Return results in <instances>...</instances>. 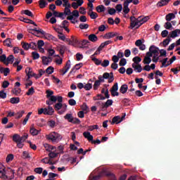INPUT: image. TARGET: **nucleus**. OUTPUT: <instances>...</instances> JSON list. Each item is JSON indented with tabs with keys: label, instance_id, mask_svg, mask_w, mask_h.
Returning <instances> with one entry per match:
<instances>
[{
	"label": "nucleus",
	"instance_id": "nucleus-39",
	"mask_svg": "<svg viewBox=\"0 0 180 180\" xmlns=\"http://www.w3.org/2000/svg\"><path fill=\"white\" fill-rule=\"evenodd\" d=\"M109 60H104L103 62H101V67H103L104 68H106V67H109Z\"/></svg>",
	"mask_w": 180,
	"mask_h": 180
},
{
	"label": "nucleus",
	"instance_id": "nucleus-38",
	"mask_svg": "<svg viewBox=\"0 0 180 180\" xmlns=\"http://www.w3.org/2000/svg\"><path fill=\"white\" fill-rule=\"evenodd\" d=\"M45 72H46V74H49V75L53 74V72H54V68H53V66H49L46 70Z\"/></svg>",
	"mask_w": 180,
	"mask_h": 180
},
{
	"label": "nucleus",
	"instance_id": "nucleus-12",
	"mask_svg": "<svg viewBox=\"0 0 180 180\" xmlns=\"http://www.w3.org/2000/svg\"><path fill=\"white\" fill-rule=\"evenodd\" d=\"M130 22H131V23H130L129 28L134 29V27H136V22H137V18H136V17H134V16H131Z\"/></svg>",
	"mask_w": 180,
	"mask_h": 180
},
{
	"label": "nucleus",
	"instance_id": "nucleus-48",
	"mask_svg": "<svg viewBox=\"0 0 180 180\" xmlns=\"http://www.w3.org/2000/svg\"><path fill=\"white\" fill-rule=\"evenodd\" d=\"M64 13L66 16H70L72 12H71V10L69 8L65 7Z\"/></svg>",
	"mask_w": 180,
	"mask_h": 180
},
{
	"label": "nucleus",
	"instance_id": "nucleus-33",
	"mask_svg": "<svg viewBox=\"0 0 180 180\" xmlns=\"http://www.w3.org/2000/svg\"><path fill=\"white\" fill-rule=\"evenodd\" d=\"M67 110V104H63L61 110L58 111V115H63Z\"/></svg>",
	"mask_w": 180,
	"mask_h": 180
},
{
	"label": "nucleus",
	"instance_id": "nucleus-28",
	"mask_svg": "<svg viewBox=\"0 0 180 180\" xmlns=\"http://www.w3.org/2000/svg\"><path fill=\"white\" fill-rule=\"evenodd\" d=\"M119 89V85L117 83H115L112 88L110 89V92L113 93L117 91Z\"/></svg>",
	"mask_w": 180,
	"mask_h": 180
},
{
	"label": "nucleus",
	"instance_id": "nucleus-1",
	"mask_svg": "<svg viewBox=\"0 0 180 180\" xmlns=\"http://www.w3.org/2000/svg\"><path fill=\"white\" fill-rule=\"evenodd\" d=\"M25 72L27 74V76L28 77V79H30L32 77H34V78H36V79H39V78H41L44 74H46V71L43 70L42 69H40L39 70V75L34 73L30 75L32 72L30 68H27V69L25 70Z\"/></svg>",
	"mask_w": 180,
	"mask_h": 180
},
{
	"label": "nucleus",
	"instance_id": "nucleus-45",
	"mask_svg": "<svg viewBox=\"0 0 180 180\" xmlns=\"http://www.w3.org/2000/svg\"><path fill=\"white\" fill-rule=\"evenodd\" d=\"M46 98L47 99H49V98L53 96V95H54V91L51 90H46Z\"/></svg>",
	"mask_w": 180,
	"mask_h": 180
},
{
	"label": "nucleus",
	"instance_id": "nucleus-16",
	"mask_svg": "<svg viewBox=\"0 0 180 180\" xmlns=\"http://www.w3.org/2000/svg\"><path fill=\"white\" fill-rule=\"evenodd\" d=\"M167 22H171L172 19H175V14L174 13H169L165 16Z\"/></svg>",
	"mask_w": 180,
	"mask_h": 180
},
{
	"label": "nucleus",
	"instance_id": "nucleus-18",
	"mask_svg": "<svg viewBox=\"0 0 180 180\" xmlns=\"http://www.w3.org/2000/svg\"><path fill=\"white\" fill-rule=\"evenodd\" d=\"M119 124V123H121L120 122V115L115 116L112 118L111 124Z\"/></svg>",
	"mask_w": 180,
	"mask_h": 180
},
{
	"label": "nucleus",
	"instance_id": "nucleus-23",
	"mask_svg": "<svg viewBox=\"0 0 180 180\" xmlns=\"http://www.w3.org/2000/svg\"><path fill=\"white\" fill-rule=\"evenodd\" d=\"M89 40L93 43H95V41H98V37H96L95 34H91L89 35Z\"/></svg>",
	"mask_w": 180,
	"mask_h": 180
},
{
	"label": "nucleus",
	"instance_id": "nucleus-7",
	"mask_svg": "<svg viewBox=\"0 0 180 180\" xmlns=\"http://www.w3.org/2000/svg\"><path fill=\"white\" fill-rule=\"evenodd\" d=\"M0 178L3 179H8V176H6V172L5 171V167L2 168V165L0 164Z\"/></svg>",
	"mask_w": 180,
	"mask_h": 180
},
{
	"label": "nucleus",
	"instance_id": "nucleus-26",
	"mask_svg": "<svg viewBox=\"0 0 180 180\" xmlns=\"http://www.w3.org/2000/svg\"><path fill=\"white\" fill-rule=\"evenodd\" d=\"M142 25H143V22L141 21V17H139L135 23V27L136 26V29H139Z\"/></svg>",
	"mask_w": 180,
	"mask_h": 180
},
{
	"label": "nucleus",
	"instance_id": "nucleus-56",
	"mask_svg": "<svg viewBox=\"0 0 180 180\" xmlns=\"http://www.w3.org/2000/svg\"><path fill=\"white\" fill-rule=\"evenodd\" d=\"M143 63V64H150L151 63V58H147L145 56Z\"/></svg>",
	"mask_w": 180,
	"mask_h": 180
},
{
	"label": "nucleus",
	"instance_id": "nucleus-11",
	"mask_svg": "<svg viewBox=\"0 0 180 180\" xmlns=\"http://www.w3.org/2000/svg\"><path fill=\"white\" fill-rule=\"evenodd\" d=\"M132 68H134V71H135V72H141V71H143V67H141V65L132 63Z\"/></svg>",
	"mask_w": 180,
	"mask_h": 180
},
{
	"label": "nucleus",
	"instance_id": "nucleus-49",
	"mask_svg": "<svg viewBox=\"0 0 180 180\" xmlns=\"http://www.w3.org/2000/svg\"><path fill=\"white\" fill-rule=\"evenodd\" d=\"M30 49H32V50H36V49H37V44H36V42L30 43Z\"/></svg>",
	"mask_w": 180,
	"mask_h": 180
},
{
	"label": "nucleus",
	"instance_id": "nucleus-42",
	"mask_svg": "<svg viewBox=\"0 0 180 180\" xmlns=\"http://www.w3.org/2000/svg\"><path fill=\"white\" fill-rule=\"evenodd\" d=\"M63 108V103H58L54 105V109L55 110H60Z\"/></svg>",
	"mask_w": 180,
	"mask_h": 180
},
{
	"label": "nucleus",
	"instance_id": "nucleus-60",
	"mask_svg": "<svg viewBox=\"0 0 180 180\" xmlns=\"http://www.w3.org/2000/svg\"><path fill=\"white\" fill-rule=\"evenodd\" d=\"M0 98L5 99L6 98V93L4 90L0 91Z\"/></svg>",
	"mask_w": 180,
	"mask_h": 180
},
{
	"label": "nucleus",
	"instance_id": "nucleus-34",
	"mask_svg": "<svg viewBox=\"0 0 180 180\" xmlns=\"http://www.w3.org/2000/svg\"><path fill=\"white\" fill-rule=\"evenodd\" d=\"M21 44L24 50H29V49H30V44L27 42H21Z\"/></svg>",
	"mask_w": 180,
	"mask_h": 180
},
{
	"label": "nucleus",
	"instance_id": "nucleus-55",
	"mask_svg": "<svg viewBox=\"0 0 180 180\" xmlns=\"http://www.w3.org/2000/svg\"><path fill=\"white\" fill-rule=\"evenodd\" d=\"M58 155V153H56L54 152H50L49 153V158H56Z\"/></svg>",
	"mask_w": 180,
	"mask_h": 180
},
{
	"label": "nucleus",
	"instance_id": "nucleus-61",
	"mask_svg": "<svg viewBox=\"0 0 180 180\" xmlns=\"http://www.w3.org/2000/svg\"><path fill=\"white\" fill-rule=\"evenodd\" d=\"M34 172L37 174H41L43 172V167H37L34 169Z\"/></svg>",
	"mask_w": 180,
	"mask_h": 180
},
{
	"label": "nucleus",
	"instance_id": "nucleus-25",
	"mask_svg": "<svg viewBox=\"0 0 180 180\" xmlns=\"http://www.w3.org/2000/svg\"><path fill=\"white\" fill-rule=\"evenodd\" d=\"M10 102L13 104L19 103L20 98L19 97H13L10 99Z\"/></svg>",
	"mask_w": 180,
	"mask_h": 180
},
{
	"label": "nucleus",
	"instance_id": "nucleus-40",
	"mask_svg": "<svg viewBox=\"0 0 180 180\" xmlns=\"http://www.w3.org/2000/svg\"><path fill=\"white\" fill-rule=\"evenodd\" d=\"M98 129H99V126L98 125H91V126H89L88 127V130L89 131H92L93 130H98Z\"/></svg>",
	"mask_w": 180,
	"mask_h": 180
},
{
	"label": "nucleus",
	"instance_id": "nucleus-29",
	"mask_svg": "<svg viewBox=\"0 0 180 180\" xmlns=\"http://www.w3.org/2000/svg\"><path fill=\"white\" fill-rule=\"evenodd\" d=\"M13 141L15 143H20V136L19 134H15L13 136Z\"/></svg>",
	"mask_w": 180,
	"mask_h": 180
},
{
	"label": "nucleus",
	"instance_id": "nucleus-17",
	"mask_svg": "<svg viewBox=\"0 0 180 180\" xmlns=\"http://www.w3.org/2000/svg\"><path fill=\"white\" fill-rule=\"evenodd\" d=\"M64 119H65V120H68V122H69V123H72L74 117L72 116V114L68 113L64 116Z\"/></svg>",
	"mask_w": 180,
	"mask_h": 180
},
{
	"label": "nucleus",
	"instance_id": "nucleus-54",
	"mask_svg": "<svg viewBox=\"0 0 180 180\" xmlns=\"http://www.w3.org/2000/svg\"><path fill=\"white\" fill-rule=\"evenodd\" d=\"M79 27L82 30H84V29H88V27H89V25H88V24H80L79 25Z\"/></svg>",
	"mask_w": 180,
	"mask_h": 180
},
{
	"label": "nucleus",
	"instance_id": "nucleus-37",
	"mask_svg": "<svg viewBox=\"0 0 180 180\" xmlns=\"http://www.w3.org/2000/svg\"><path fill=\"white\" fill-rule=\"evenodd\" d=\"M171 41V38L169 37H167L166 39H165L162 42L164 47H167L169 44V42Z\"/></svg>",
	"mask_w": 180,
	"mask_h": 180
},
{
	"label": "nucleus",
	"instance_id": "nucleus-52",
	"mask_svg": "<svg viewBox=\"0 0 180 180\" xmlns=\"http://www.w3.org/2000/svg\"><path fill=\"white\" fill-rule=\"evenodd\" d=\"M84 89H85V91H91V89H92V84H91V83H87V84L84 86Z\"/></svg>",
	"mask_w": 180,
	"mask_h": 180
},
{
	"label": "nucleus",
	"instance_id": "nucleus-24",
	"mask_svg": "<svg viewBox=\"0 0 180 180\" xmlns=\"http://www.w3.org/2000/svg\"><path fill=\"white\" fill-rule=\"evenodd\" d=\"M47 139L48 140H51V141H53V143L57 142V140L56 139V134H54V132L51 134H49Z\"/></svg>",
	"mask_w": 180,
	"mask_h": 180
},
{
	"label": "nucleus",
	"instance_id": "nucleus-3",
	"mask_svg": "<svg viewBox=\"0 0 180 180\" xmlns=\"http://www.w3.org/2000/svg\"><path fill=\"white\" fill-rule=\"evenodd\" d=\"M66 41L68 43L69 46H73L74 47L78 46V44H81V41L74 36H72L70 39L68 38L66 39Z\"/></svg>",
	"mask_w": 180,
	"mask_h": 180
},
{
	"label": "nucleus",
	"instance_id": "nucleus-22",
	"mask_svg": "<svg viewBox=\"0 0 180 180\" xmlns=\"http://www.w3.org/2000/svg\"><path fill=\"white\" fill-rule=\"evenodd\" d=\"M96 10L98 13H101V12H105V11H106V7L103 5H99L96 8Z\"/></svg>",
	"mask_w": 180,
	"mask_h": 180
},
{
	"label": "nucleus",
	"instance_id": "nucleus-47",
	"mask_svg": "<svg viewBox=\"0 0 180 180\" xmlns=\"http://www.w3.org/2000/svg\"><path fill=\"white\" fill-rule=\"evenodd\" d=\"M11 39L8 38L4 41V46H7V47H12V45H11Z\"/></svg>",
	"mask_w": 180,
	"mask_h": 180
},
{
	"label": "nucleus",
	"instance_id": "nucleus-19",
	"mask_svg": "<svg viewBox=\"0 0 180 180\" xmlns=\"http://www.w3.org/2000/svg\"><path fill=\"white\" fill-rule=\"evenodd\" d=\"M21 13L26 15L27 16H30V18H34V15L30 10H24L21 11Z\"/></svg>",
	"mask_w": 180,
	"mask_h": 180
},
{
	"label": "nucleus",
	"instance_id": "nucleus-30",
	"mask_svg": "<svg viewBox=\"0 0 180 180\" xmlns=\"http://www.w3.org/2000/svg\"><path fill=\"white\" fill-rule=\"evenodd\" d=\"M30 133H31V134L32 136H37V134H39V133H40V131L36 129V128H31L30 130Z\"/></svg>",
	"mask_w": 180,
	"mask_h": 180
},
{
	"label": "nucleus",
	"instance_id": "nucleus-6",
	"mask_svg": "<svg viewBox=\"0 0 180 180\" xmlns=\"http://www.w3.org/2000/svg\"><path fill=\"white\" fill-rule=\"evenodd\" d=\"M113 105V100L108 99L105 103H102V110H105L109 108V106H112Z\"/></svg>",
	"mask_w": 180,
	"mask_h": 180
},
{
	"label": "nucleus",
	"instance_id": "nucleus-9",
	"mask_svg": "<svg viewBox=\"0 0 180 180\" xmlns=\"http://www.w3.org/2000/svg\"><path fill=\"white\" fill-rule=\"evenodd\" d=\"M103 77L104 79H108L109 84L113 82V81L115 79L113 76H110V74H109L108 72L103 73Z\"/></svg>",
	"mask_w": 180,
	"mask_h": 180
},
{
	"label": "nucleus",
	"instance_id": "nucleus-64",
	"mask_svg": "<svg viewBox=\"0 0 180 180\" xmlns=\"http://www.w3.org/2000/svg\"><path fill=\"white\" fill-rule=\"evenodd\" d=\"M162 37H167L168 36V30H165L161 32Z\"/></svg>",
	"mask_w": 180,
	"mask_h": 180
},
{
	"label": "nucleus",
	"instance_id": "nucleus-2",
	"mask_svg": "<svg viewBox=\"0 0 180 180\" xmlns=\"http://www.w3.org/2000/svg\"><path fill=\"white\" fill-rule=\"evenodd\" d=\"M83 136L85 139H87L88 141H91L92 144H99L101 143V140L99 139L94 141V136L91 135V132L89 131H84Z\"/></svg>",
	"mask_w": 180,
	"mask_h": 180
},
{
	"label": "nucleus",
	"instance_id": "nucleus-20",
	"mask_svg": "<svg viewBox=\"0 0 180 180\" xmlns=\"http://www.w3.org/2000/svg\"><path fill=\"white\" fill-rule=\"evenodd\" d=\"M170 0H161L160 1H159L158 3V6H159V8H161V6H165V5H168V4L169 3Z\"/></svg>",
	"mask_w": 180,
	"mask_h": 180
},
{
	"label": "nucleus",
	"instance_id": "nucleus-5",
	"mask_svg": "<svg viewBox=\"0 0 180 180\" xmlns=\"http://www.w3.org/2000/svg\"><path fill=\"white\" fill-rule=\"evenodd\" d=\"M79 12L77 10H75L72 12L71 15L67 17L68 20H75L74 18H79Z\"/></svg>",
	"mask_w": 180,
	"mask_h": 180
},
{
	"label": "nucleus",
	"instance_id": "nucleus-21",
	"mask_svg": "<svg viewBox=\"0 0 180 180\" xmlns=\"http://www.w3.org/2000/svg\"><path fill=\"white\" fill-rule=\"evenodd\" d=\"M39 8L41 9H44V7L49 5V3H47L46 0H39Z\"/></svg>",
	"mask_w": 180,
	"mask_h": 180
},
{
	"label": "nucleus",
	"instance_id": "nucleus-41",
	"mask_svg": "<svg viewBox=\"0 0 180 180\" xmlns=\"http://www.w3.org/2000/svg\"><path fill=\"white\" fill-rule=\"evenodd\" d=\"M82 67V63H78L75 65V67L71 70L70 74H72L74 70H79Z\"/></svg>",
	"mask_w": 180,
	"mask_h": 180
},
{
	"label": "nucleus",
	"instance_id": "nucleus-27",
	"mask_svg": "<svg viewBox=\"0 0 180 180\" xmlns=\"http://www.w3.org/2000/svg\"><path fill=\"white\" fill-rule=\"evenodd\" d=\"M91 60L94 63V64H96V65H101L102 64V60L95 57H91Z\"/></svg>",
	"mask_w": 180,
	"mask_h": 180
},
{
	"label": "nucleus",
	"instance_id": "nucleus-31",
	"mask_svg": "<svg viewBox=\"0 0 180 180\" xmlns=\"http://www.w3.org/2000/svg\"><path fill=\"white\" fill-rule=\"evenodd\" d=\"M89 43V41L84 39L82 42L80 41L79 49H85V46H86Z\"/></svg>",
	"mask_w": 180,
	"mask_h": 180
},
{
	"label": "nucleus",
	"instance_id": "nucleus-43",
	"mask_svg": "<svg viewBox=\"0 0 180 180\" xmlns=\"http://www.w3.org/2000/svg\"><path fill=\"white\" fill-rule=\"evenodd\" d=\"M33 94H34V87H31L30 89H29L28 91L26 93V95H27V96H32Z\"/></svg>",
	"mask_w": 180,
	"mask_h": 180
},
{
	"label": "nucleus",
	"instance_id": "nucleus-35",
	"mask_svg": "<svg viewBox=\"0 0 180 180\" xmlns=\"http://www.w3.org/2000/svg\"><path fill=\"white\" fill-rule=\"evenodd\" d=\"M32 56L33 60H39V58H40V54H39V53H37V51H33L32 53Z\"/></svg>",
	"mask_w": 180,
	"mask_h": 180
},
{
	"label": "nucleus",
	"instance_id": "nucleus-36",
	"mask_svg": "<svg viewBox=\"0 0 180 180\" xmlns=\"http://www.w3.org/2000/svg\"><path fill=\"white\" fill-rule=\"evenodd\" d=\"M123 12L127 15V13H129L130 12V8H129V4H126L124 3V8Z\"/></svg>",
	"mask_w": 180,
	"mask_h": 180
},
{
	"label": "nucleus",
	"instance_id": "nucleus-15",
	"mask_svg": "<svg viewBox=\"0 0 180 180\" xmlns=\"http://www.w3.org/2000/svg\"><path fill=\"white\" fill-rule=\"evenodd\" d=\"M129 89V86L127 84H122L120 89V92L121 94H126L127 92V90Z\"/></svg>",
	"mask_w": 180,
	"mask_h": 180
},
{
	"label": "nucleus",
	"instance_id": "nucleus-44",
	"mask_svg": "<svg viewBox=\"0 0 180 180\" xmlns=\"http://www.w3.org/2000/svg\"><path fill=\"white\" fill-rule=\"evenodd\" d=\"M126 64H127V60H126V58H122L119 63L120 67H124Z\"/></svg>",
	"mask_w": 180,
	"mask_h": 180
},
{
	"label": "nucleus",
	"instance_id": "nucleus-4",
	"mask_svg": "<svg viewBox=\"0 0 180 180\" xmlns=\"http://www.w3.org/2000/svg\"><path fill=\"white\" fill-rule=\"evenodd\" d=\"M28 32L29 33H31V34L37 36V37H39V34H46V32L40 28L37 29V27L30 29Z\"/></svg>",
	"mask_w": 180,
	"mask_h": 180
},
{
	"label": "nucleus",
	"instance_id": "nucleus-53",
	"mask_svg": "<svg viewBox=\"0 0 180 180\" xmlns=\"http://www.w3.org/2000/svg\"><path fill=\"white\" fill-rule=\"evenodd\" d=\"M164 27L167 30H169V29H171V27H172V24H171V22L167 21V22H165Z\"/></svg>",
	"mask_w": 180,
	"mask_h": 180
},
{
	"label": "nucleus",
	"instance_id": "nucleus-63",
	"mask_svg": "<svg viewBox=\"0 0 180 180\" xmlns=\"http://www.w3.org/2000/svg\"><path fill=\"white\" fill-rule=\"evenodd\" d=\"M91 19H96L98 18V13L93 12L89 15Z\"/></svg>",
	"mask_w": 180,
	"mask_h": 180
},
{
	"label": "nucleus",
	"instance_id": "nucleus-8",
	"mask_svg": "<svg viewBox=\"0 0 180 180\" xmlns=\"http://www.w3.org/2000/svg\"><path fill=\"white\" fill-rule=\"evenodd\" d=\"M149 51L152 53V54H160V49L155 45H151L149 48Z\"/></svg>",
	"mask_w": 180,
	"mask_h": 180
},
{
	"label": "nucleus",
	"instance_id": "nucleus-58",
	"mask_svg": "<svg viewBox=\"0 0 180 180\" xmlns=\"http://www.w3.org/2000/svg\"><path fill=\"white\" fill-rule=\"evenodd\" d=\"M9 85H10V83L7 80H5L3 82L1 86L2 88L5 89V88H8Z\"/></svg>",
	"mask_w": 180,
	"mask_h": 180
},
{
	"label": "nucleus",
	"instance_id": "nucleus-50",
	"mask_svg": "<svg viewBox=\"0 0 180 180\" xmlns=\"http://www.w3.org/2000/svg\"><path fill=\"white\" fill-rule=\"evenodd\" d=\"M54 113V108L51 106L48 107V115L51 116Z\"/></svg>",
	"mask_w": 180,
	"mask_h": 180
},
{
	"label": "nucleus",
	"instance_id": "nucleus-10",
	"mask_svg": "<svg viewBox=\"0 0 180 180\" xmlns=\"http://www.w3.org/2000/svg\"><path fill=\"white\" fill-rule=\"evenodd\" d=\"M53 61V58L50 56H43L42 57V63L44 65H49V63Z\"/></svg>",
	"mask_w": 180,
	"mask_h": 180
},
{
	"label": "nucleus",
	"instance_id": "nucleus-14",
	"mask_svg": "<svg viewBox=\"0 0 180 180\" xmlns=\"http://www.w3.org/2000/svg\"><path fill=\"white\" fill-rule=\"evenodd\" d=\"M116 36H117V32H111L106 33L104 35V39H112V37H116Z\"/></svg>",
	"mask_w": 180,
	"mask_h": 180
},
{
	"label": "nucleus",
	"instance_id": "nucleus-51",
	"mask_svg": "<svg viewBox=\"0 0 180 180\" xmlns=\"http://www.w3.org/2000/svg\"><path fill=\"white\" fill-rule=\"evenodd\" d=\"M23 115H25V110H21V111L18 112L15 115L16 119H20V117H22V116H23Z\"/></svg>",
	"mask_w": 180,
	"mask_h": 180
},
{
	"label": "nucleus",
	"instance_id": "nucleus-57",
	"mask_svg": "<svg viewBox=\"0 0 180 180\" xmlns=\"http://www.w3.org/2000/svg\"><path fill=\"white\" fill-rule=\"evenodd\" d=\"M101 86V83L99 82L98 80H96L95 82H94V91H96V89H98V87Z\"/></svg>",
	"mask_w": 180,
	"mask_h": 180
},
{
	"label": "nucleus",
	"instance_id": "nucleus-62",
	"mask_svg": "<svg viewBox=\"0 0 180 180\" xmlns=\"http://www.w3.org/2000/svg\"><path fill=\"white\" fill-rule=\"evenodd\" d=\"M12 160H13V155L12 154L8 155L6 159V162H9V161H12Z\"/></svg>",
	"mask_w": 180,
	"mask_h": 180
},
{
	"label": "nucleus",
	"instance_id": "nucleus-59",
	"mask_svg": "<svg viewBox=\"0 0 180 180\" xmlns=\"http://www.w3.org/2000/svg\"><path fill=\"white\" fill-rule=\"evenodd\" d=\"M7 61L10 63H13V61H15V57L13 56V55L8 56V57L7 58Z\"/></svg>",
	"mask_w": 180,
	"mask_h": 180
},
{
	"label": "nucleus",
	"instance_id": "nucleus-32",
	"mask_svg": "<svg viewBox=\"0 0 180 180\" xmlns=\"http://www.w3.org/2000/svg\"><path fill=\"white\" fill-rule=\"evenodd\" d=\"M132 61H134V64L136 65H140V63L141 61V58L139 56H135L133 59Z\"/></svg>",
	"mask_w": 180,
	"mask_h": 180
},
{
	"label": "nucleus",
	"instance_id": "nucleus-46",
	"mask_svg": "<svg viewBox=\"0 0 180 180\" xmlns=\"http://www.w3.org/2000/svg\"><path fill=\"white\" fill-rule=\"evenodd\" d=\"M81 108H82V110H83V112H86V113L89 110V108L85 103H83V105L81 106Z\"/></svg>",
	"mask_w": 180,
	"mask_h": 180
},
{
	"label": "nucleus",
	"instance_id": "nucleus-13",
	"mask_svg": "<svg viewBox=\"0 0 180 180\" xmlns=\"http://www.w3.org/2000/svg\"><path fill=\"white\" fill-rule=\"evenodd\" d=\"M178 34H180V30L176 29L173 31H172L170 36H168L171 39H175V37H178Z\"/></svg>",
	"mask_w": 180,
	"mask_h": 180
}]
</instances>
